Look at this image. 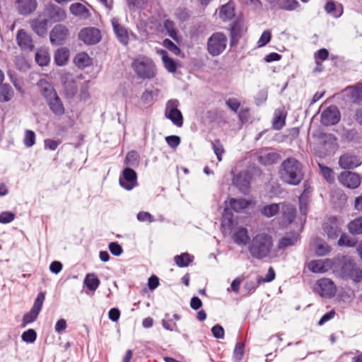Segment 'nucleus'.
<instances>
[{
  "instance_id": "1",
  "label": "nucleus",
  "mask_w": 362,
  "mask_h": 362,
  "mask_svg": "<svg viewBox=\"0 0 362 362\" xmlns=\"http://www.w3.org/2000/svg\"><path fill=\"white\" fill-rule=\"evenodd\" d=\"M273 247L272 236L267 232L259 231L252 235L247 250L252 257L260 260L269 256Z\"/></svg>"
},
{
  "instance_id": "2",
  "label": "nucleus",
  "mask_w": 362,
  "mask_h": 362,
  "mask_svg": "<svg viewBox=\"0 0 362 362\" xmlns=\"http://www.w3.org/2000/svg\"><path fill=\"white\" fill-rule=\"evenodd\" d=\"M279 173L281 181L291 185H298L303 179V165L293 157L281 163Z\"/></svg>"
},
{
  "instance_id": "3",
  "label": "nucleus",
  "mask_w": 362,
  "mask_h": 362,
  "mask_svg": "<svg viewBox=\"0 0 362 362\" xmlns=\"http://www.w3.org/2000/svg\"><path fill=\"white\" fill-rule=\"evenodd\" d=\"M37 85L51 112L55 116H62L65 108L53 86L45 79L40 80Z\"/></svg>"
},
{
  "instance_id": "4",
  "label": "nucleus",
  "mask_w": 362,
  "mask_h": 362,
  "mask_svg": "<svg viewBox=\"0 0 362 362\" xmlns=\"http://www.w3.org/2000/svg\"><path fill=\"white\" fill-rule=\"evenodd\" d=\"M339 275L344 280L354 283L362 281V269L351 257L344 256L340 260Z\"/></svg>"
},
{
  "instance_id": "5",
  "label": "nucleus",
  "mask_w": 362,
  "mask_h": 362,
  "mask_svg": "<svg viewBox=\"0 0 362 362\" xmlns=\"http://www.w3.org/2000/svg\"><path fill=\"white\" fill-rule=\"evenodd\" d=\"M132 67L139 78L142 79H151L156 75V69L153 62L146 57L135 59Z\"/></svg>"
},
{
  "instance_id": "6",
  "label": "nucleus",
  "mask_w": 362,
  "mask_h": 362,
  "mask_svg": "<svg viewBox=\"0 0 362 362\" xmlns=\"http://www.w3.org/2000/svg\"><path fill=\"white\" fill-rule=\"evenodd\" d=\"M227 43L228 38L224 33H214L207 40V52L212 57L218 56L225 51Z\"/></svg>"
},
{
  "instance_id": "7",
  "label": "nucleus",
  "mask_w": 362,
  "mask_h": 362,
  "mask_svg": "<svg viewBox=\"0 0 362 362\" xmlns=\"http://www.w3.org/2000/svg\"><path fill=\"white\" fill-rule=\"evenodd\" d=\"M179 105L177 99L169 100L166 103L165 115L174 125L181 127L183 125V116L177 108Z\"/></svg>"
},
{
  "instance_id": "8",
  "label": "nucleus",
  "mask_w": 362,
  "mask_h": 362,
  "mask_svg": "<svg viewBox=\"0 0 362 362\" xmlns=\"http://www.w3.org/2000/svg\"><path fill=\"white\" fill-rule=\"evenodd\" d=\"M45 299V293L40 292L35 300L34 304L30 310L23 315L21 326L25 327L27 325L35 321L42 309Z\"/></svg>"
},
{
  "instance_id": "9",
  "label": "nucleus",
  "mask_w": 362,
  "mask_h": 362,
  "mask_svg": "<svg viewBox=\"0 0 362 362\" xmlns=\"http://www.w3.org/2000/svg\"><path fill=\"white\" fill-rule=\"evenodd\" d=\"M323 230L329 239L335 240L341 233V223L337 217L330 216L323 223Z\"/></svg>"
},
{
  "instance_id": "10",
  "label": "nucleus",
  "mask_w": 362,
  "mask_h": 362,
  "mask_svg": "<svg viewBox=\"0 0 362 362\" xmlns=\"http://www.w3.org/2000/svg\"><path fill=\"white\" fill-rule=\"evenodd\" d=\"M339 110L335 105H330L322 111L320 122L322 125L328 127L337 124L340 120Z\"/></svg>"
},
{
  "instance_id": "11",
  "label": "nucleus",
  "mask_w": 362,
  "mask_h": 362,
  "mask_svg": "<svg viewBox=\"0 0 362 362\" xmlns=\"http://www.w3.org/2000/svg\"><path fill=\"white\" fill-rule=\"evenodd\" d=\"M119 185L127 190H132L137 185V174L130 168H126L119 177Z\"/></svg>"
},
{
  "instance_id": "12",
  "label": "nucleus",
  "mask_w": 362,
  "mask_h": 362,
  "mask_svg": "<svg viewBox=\"0 0 362 362\" xmlns=\"http://www.w3.org/2000/svg\"><path fill=\"white\" fill-rule=\"evenodd\" d=\"M338 180L341 185L350 189L357 188L361 182V176L351 171L342 172L339 175Z\"/></svg>"
},
{
  "instance_id": "13",
  "label": "nucleus",
  "mask_w": 362,
  "mask_h": 362,
  "mask_svg": "<svg viewBox=\"0 0 362 362\" xmlns=\"http://www.w3.org/2000/svg\"><path fill=\"white\" fill-rule=\"evenodd\" d=\"M69 34L68 28L62 24L56 25L49 33L50 42L52 45H62Z\"/></svg>"
},
{
  "instance_id": "14",
  "label": "nucleus",
  "mask_w": 362,
  "mask_h": 362,
  "mask_svg": "<svg viewBox=\"0 0 362 362\" xmlns=\"http://www.w3.org/2000/svg\"><path fill=\"white\" fill-rule=\"evenodd\" d=\"M78 38L87 45H95L100 40V32L95 28H85L78 33Z\"/></svg>"
},
{
  "instance_id": "15",
  "label": "nucleus",
  "mask_w": 362,
  "mask_h": 362,
  "mask_svg": "<svg viewBox=\"0 0 362 362\" xmlns=\"http://www.w3.org/2000/svg\"><path fill=\"white\" fill-rule=\"evenodd\" d=\"M233 185L238 188L240 192L247 194L250 188L249 175L247 173H240L235 175L233 178Z\"/></svg>"
},
{
  "instance_id": "16",
  "label": "nucleus",
  "mask_w": 362,
  "mask_h": 362,
  "mask_svg": "<svg viewBox=\"0 0 362 362\" xmlns=\"http://www.w3.org/2000/svg\"><path fill=\"white\" fill-rule=\"evenodd\" d=\"M45 12L48 18L54 23L63 21L66 18L65 11L54 4L48 5L45 9Z\"/></svg>"
},
{
  "instance_id": "17",
  "label": "nucleus",
  "mask_w": 362,
  "mask_h": 362,
  "mask_svg": "<svg viewBox=\"0 0 362 362\" xmlns=\"http://www.w3.org/2000/svg\"><path fill=\"white\" fill-rule=\"evenodd\" d=\"M320 294L322 297L331 298L334 296L336 288L332 281L329 279H321L317 281Z\"/></svg>"
},
{
  "instance_id": "18",
  "label": "nucleus",
  "mask_w": 362,
  "mask_h": 362,
  "mask_svg": "<svg viewBox=\"0 0 362 362\" xmlns=\"http://www.w3.org/2000/svg\"><path fill=\"white\" fill-rule=\"evenodd\" d=\"M281 215H282V222L284 225L291 224L296 215V207L291 204L288 203H281Z\"/></svg>"
},
{
  "instance_id": "19",
  "label": "nucleus",
  "mask_w": 362,
  "mask_h": 362,
  "mask_svg": "<svg viewBox=\"0 0 362 362\" xmlns=\"http://www.w3.org/2000/svg\"><path fill=\"white\" fill-rule=\"evenodd\" d=\"M361 163L358 156L350 153H345L340 156L339 165L344 169H353Z\"/></svg>"
},
{
  "instance_id": "20",
  "label": "nucleus",
  "mask_w": 362,
  "mask_h": 362,
  "mask_svg": "<svg viewBox=\"0 0 362 362\" xmlns=\"http://www.w3.org/2000/svg\"><path fill=\"white\" fill-rule=\"evenodd\" d=\"M17 10L21 15L28 16L34 12L37 6L36 0H17Z\"/></svg>"
},
{
  "instance_id": "21",
  "label": "nucleus",
  "mask_w": 362,
  "mask_h": 362,
  "mask_svg": "<svg viewBox=\"0 0 362 362\" xmlns=\"http://www.w3.org/2000/svg\"><path fill=\"white\" fill-rule=\"evenodd\" d=\"M16 41L22 49L33 50L34 48L33 42L30 35L24 30H20L16 35Z\"/></svg>"
},
{
  "instance_id": "22",
  "label": "nucleus",
  "mask_w": 362,
  "mask_h": 362,
  "mask_svg": "<svg viewBox=\"0 0 362 362\" xmlns=\"http://www.w3.org/2000/svg\"><path fill=\"white\" fill-rule=\"evenodd\" d=\"M235 243L239 245H249L251 238L249 236L248 230L243 226L238 227L233 235Z\"/></svg>"
},
{
  "instance_id": "23",
  "label": "nucleus",
  "mask_w": 362,
  "mask_h": 362,
  "mask_svg": "<svg viewBox=\"0 0 362 362\" xmlns=\"http://www.w3.org/2000/svg\"><path fill=\"white\" fill-rule=\"evenodd\" d=\"M181 319V315L178 314H173V317H170L169 313L165 314V317L162 320L163 327L168 331L178 332V327L176 321Z\"/></svg>"
},
{
  "instance_id": "24",
  "label": "nucleus",
  "mask_w": 362,
  "mask_h": 362,
  "mask_svg": "<svg viewBox=\"0 0 362 362\" xmlns=\"http://www.w3.org/2000/svg\"><path fill=\"white\" fill-rule=\"evenodd\" d=\"M112 25L119 41L124 45H127L129 41L127 30L122 26L115 18L112 20Z\"/></svg>"
},
{
  "instance_id": "25",
  "label": "nucleus",
  "mask_w": 362,
  "mask_h": 362,
  "mask_svg": "<svg viewBox=\"0 0 362 362\" xmlns=\"http://www.w3.org/2000/svg\"><path fill=\"white\" fill-rule=\"evenodd\" d=\"M330 265V260L317 259L311 261L308 264V269L313 273H325Z\"/></svg>"
},
{
  "instance_id": "26",
  "label": "nucleus",
  "mask_w": 362,
  "mask_h": 362,
  "mask_svg": "<svg viewBox=\"0 0 362 362\" xmlns=\"http://www.w3.org/2000/svg\"><path fill=\"white\" fill-rule=\"evenodd\" d=\"M299 239V235L296 233L286 234L281 238L279 243L277 247L279 250H283L288 247L295 245Z\"/></svg>"
},
{
  "instance_id": "27",
  "label": "nucleus",
  "mask_w": 362,
  "mask_h": 362,
  "mask_svg": "<svg viewBox=\"0 0 362 362\" xmlns=\"http://www.w3.org/2000/svg\"><path fill=\"white\" fill-rule=\"evenodd\" d=\"M235 16V5L232 1L222 6L219 11V17L223 21L231 20Z\"/></svg>"
},
{
  "instance_id": "28",
  "label": "nucleus",
  "mask_w": 362,
  "mask_h": 362,
  "mask_svg": "<svg viewBox=\"0 0 362 362\" xmlns=\"http://www.w3.org/2000/svg\"><path fill=\"white\" fill-rule=\"evenodd\" d=\"M250 204V201L243 198H230L228 200V206H230L233 211L237 213L241 212L243 210L247 208Z\"/></svg>"
},
{
  "instance_id": "29",
  "label": "nucleus",
  "mask_w": 362,
  "mask_h": 362,
  "mask_svg": "<svg viewBox=\"0 0 362 362\" xmlns=\"http://www.w3.org/2000/svg\"><path fill=\"white\" fill-rule=\"evenodd\" d=\"M70 12L76 16L83 18H88L90 16L89 10L81 3L72 4L69 7Z\"/></svg>"
},
{
  "instance_id": "30",
  "label": "nucleus",
  "mask_w": 362,
  "mask_h": 362,
  "mask_svg": "<svg viewBox=\"0 0 362 362\" xmlns=\"http://www.w3.org/2000/svg\"><path fill=\"white\" fill-rule=\"evenodd\" d=\"M286 113L281 109L275 110L272 127L276 130L281 129L286 124Z\"/></svg>"
},
{
  "instance_id": "31",
  "label": "nucleus",
  "mask_w": 362,
  "mask_h": 362,
  "mask_svg": "<svg viewBox=\"0 0 362 362\" xmlns=\"http://www.w3.org/2000/svg\"><path fill=\"white\" fill-rule=\"evenodd\" d=\"M243 25L240 22L235 21L232 24L230 28V45H235L242 36Z\"/></svg>"
},
{
  "instance_id": "32",
  "label": "nucleus",
  "mask_w": 362,
  "mask_h": 362,
  "mask_svg": "<svg viewBox=\"0 0 362 362\" xmlns=\"http://www.w3.org/2000/svg\"><path fill=\"white\" fill-rule=\"evenodd\" d=\"M33 30L39 36H44L47 31V20H34L30 23Z\"/></svg>"
},
{
  "instance_id": "33",
  "label": "nucleus",
  "mask_w": 362,
  "mask_h": 362,
  "mask_svg": "<svg viewBox=\"0 0 362 362\" xmlns=\"http://www.w3.org/2000/svg\"><path fill=\"white\" fill-rule=\"evenodd\" d=\"M348 89L349 90L350 100L354 103H360L362 101V83H358Z\"/></svg>"
},
{
  "instance_id": "34",
  "label": "nucleus",
  "mask_w": 362,
  "mask_h": 362,
  "mask_svg": "<svg viewBox=\"0 0 362 362\" xmlns=\"http://www.w3.org/2000/svg\"><path fill=\"white\" fill-rule=\"evenodd\" d=\"M279 159L280 155L275 152L261 155L258 158L259 162L264 165H270L276 163Z\"/></svg>"
},
{
  "instance_id": "35",
  "label": "nucleus",
  "mask_w": 362,
  "mask_h": 362,
  "mask_svg": "<svg viewBox=\"0 0 362 362\" xmlns=\"http://www.w3.org/2000/svg\"><path fill=\"white\" fill-rule=\"evenodd\" d=\"M194 260V257L187 252L174 257V262L179 267H186Z\"/></svg>"
},
{
  "instance_id": "36",
  "label": "nucleus",
  "mask_w": 362,
  "mask_h": 362,
  "mask_svg": "<svg viewBox=\"0 0 362 362\" xmlns=\"http://www.w3.org/2000/svg\"><path fill=\"white\" fill-rule=\"evenodd\" d=\"M325 10L327 13L332 14L333 16L338 18L343 13V8L341 4L336 5L334 1H328L325 6Z\"/></svg>"
},
{
  "instance_id": "37",
  "label": "nucleus",
  "mask_w": 362,
  "mask_h": 362,
  "mask_svg": "<svg viewBox=\"0 0 362 362\" xmlns=\"http://www.w3.org/2000/svg\"><path fill=\"white\" fill-rule=\"evenodd\" d=\"M160 54H162V61L165 68L168 72L175 73L177 70L176 62L168 56V52L165 50H161Z\"/></svg>"
},
{
  "instance_id": "38",
  "label": "nucleus",
  "mask_w": 362,
  "mask_h": 362,
  "mask_svg": "<svg viewBox=\"0 0 362 362\" xmlns=\"http://www.w3.org/2000/svg\"><path fill=\"white\" fill-rule=\"evenodd\" d=\"M69 51L66 48L58 49L54 54V61L59 66H64L68 61Z\"/></svg>"
},
{
  "instance_id": "39",
  "label": "nucleus",
  "mask_w": 362,
  "mask_h": 362,
  "mask_svg": "<svg viewBox=\"0 0 362 362\" xmlns=\"http://www.w3.org/2000/svg\"><path fill=\"white\" fill-rule=\"evenodd\" d=\"M13 96V90L10 85L0 84V102H8Z\"/></svg>"
},
{
  "instance_id": "40",
  "label": "nucleus",
  "mask_w": 362,
  "mask_h": 362,
  "mask_svg": "<svg viewBox=\"0 0 362 362\" xmlns=\"http://www.w3.org/2000/svg\"><path fill=\"white\" fill-rule=\"evenodd\" d=\"M280 209L281 204H271L263 206L260 211L262 216L270 218L277 214Z\"/></svg>"
},
{
  "instance_id": "41",
  "label": "nucleus",
  "mask_w": 362,
  "mask_h": 362,
  "mask_svg": "<svg viewBox=\"0 0 362 362\" xmlns=\"http://www.w3.org/2000/svg\"><path fill=\"white\" fill-rule=\"evenodd\" d=\"M100 281L95 274H88L84 279V284L92 291H95L99 286Z\"/></svg>"
},
{
  "instance_id": "42",
  "label": "nucleus",
  "mask_w": 362,
  "mask_h": 362,
  "mask_svg": "<svg viewBox=\"0 0 362 362\" xmlns=\"http://www.w3.org/2000/svg\"><path fill=\"white\" fill-rule=\"evenodd\" d=\"M90 58L85 53L81 52L76 54L74 62L78 68H85L90 64Z\"/></svg>"
},
{
  "instance_id": "43",
  "label": "nucleus",
  "mask_w": 362,
  "mask_h": 362,
  "mask_svg": "<svg viewBox=\"0 0 362 362\" xmlns=\"http://www.w3.org/2000/svg\"><path fill=\"white\" fill-rule=\"evenodd\" d=\"M349 230L352 234L362 233V217H358L351 221L348 225Z\"/></svg>"
},
{
  "instance_id": "44",
  "label": "nucleus",
  "mask_w": 362,
  "mask_h": 362,
  "mask_svg": "<svg viewBox=\"0 0 362 362\" xmlns=\"http://www.w3.org/2000/svg\"><path fill=\"white\" fill-rule=\"evenodd\" d=\"M211 145L214 152L216 154L218 160L221 161L223 154L225 152L223 146L222 145L219 139H216L214 141H212Z\"/></svg>"
},
{
  "instance_id": "45",
  "label": "nucleus",
  "mask_w": 362,
  "mask_h": 362,
  "mask_svg": "<svg viewBox=\"0 0 362 362\" xmlns=\"http://www.w3.org/2000/svg\"><path fill=\"white\" fill-rule=\"evenodd\" d=\"M300 6L296 0H282L279 3V8L286 11H293Z\"/></svg>"
},
{
  "instance_id": "46",
  "label": "nucleus",
  "mask_w": 362,
  "mask_h": 362,
  "mask_svg": "<svg viewBox=\"0 0 362 362\" xmlns=\"http://www.w3.org/2000/svg\"><path fill=\"white\" fill-rule=\"evenodd\" d=\"M21 339L24 342L32 344L37 339V333L33 329H29L22 334Z\"/></svg>"
},
{
  "instance_id": "47",
  "label": "nucleus",
  "mask_w": 362,
  "mask_h": 362,
  "mask_svg": "<svg viewBox=\"0 0 362 362\" xmlns=\"http://www.w3.org/2000/svg\"><path fill=\"white\" fill-rule=\"evenodd\" d=\"M319 167L323 177L329 183L334 182V176L332 170L322 164H319Z\"/></svg>"
},
{
  "instance_id": "48",
  "label": "nucleus",
  "mask_w": 362,
  "mask_h": 362,
  "mask_svg": "<svg viewBox=\"0 0 362 362\" xmlns=\"http://www.w3.org/2000/svg\"><path fill=\"white\" fill-rule=\"evenodd\" d=\"M23 143L28 148L32 147L35 144V134L33 131L27 129L25 132Z\"/></svg>"
},
{
  "instance_id": "49",
  "label": "nucleus",
  "mask_w": 362,
  "mask_h": 362,
  "mask_svg": "<svg viewBox=\"0 0 362 362\" xmlns=\"http://www.w3.org/2000/svg\"><path fill=\"white\" fill-rule=\"evenodd\" d=\"M310 199L306 198L305 193L304 194H300L298 198L299 202V209L301 214L303 216H306L308 211V203Z\"/></svg>"
},
{
  "instance_id": "50",
  "label": "nucleus",
  "mask_w": 362,
  "mask_h": 362,
  "mask_svg": "<svg viewBox=\"0 0 362 362\" xmlns=\"http://www.w3.org/2000/svg\"><path fill=\"white\" fill-rule=\"evenodd\" d=\"M125 164L131 166H136L139 164V156L138 153L132 151L127 154L125 158Z\"/></svg>"
},
{
  "instance_id": "51",
  "label": "nucleus",
  "mask_w": 362,
  "mask_h": 362,
  "mask_svg": "<svg viewBox=\"0 0 362 362\" xmlns=\"http://www.w3.org/2000/svg\"><path fill=\"white\" fill-rule=\"evenodd\" d=\"M49 55L44 52L38 51L35 54V61L40 66H46L49 62Z\"/></svg>"
},
{
  "instance_id": "52",
  "label": "nucleus",
  "mask_w": 362,
  "mask_h": 362,
  "mask_svg": "<svg viewBox=\"0 0 362 362\" xmlns=\"http://www.w3.org/2000/svg\"><path fill=\"white\" fill-rule=\"evenodd\" d=\"M271 38H272L271 31L269 30H264L262 33L259 40L257 41V47H262L265 46L270 42Z\"/></svg>"
},
{
  "instance_id": "53",
  "label": "nucleus",
  "mask_w": 362,
  "mask_h": 362,
  "mask_svg": "<svg viewBox=\"0 0 362 362\" xmlns=\"http://www.w3.org/2000/svg\"><path fill=\"white\" fill-rule=\"evenodd\" d=\"M340 238L338 240V245L339 246H346V247H354L356 245V242L350 238L345 233H341Z\"/></svg>"
},
{
  "instance_id": "54",
  "label": "nucleus",
  "mask_w": 362,
  "mask_h": 362,
  "mask_svg": "<svg viewBox=\"0 0 362 362\" xmlns=\"http://www.w3.org/2000/svg\"><path fill=\"white\" fill-rule=\"evenodd\" d=\"M163 46L175 55H179L181 52L180 48L170 40L165 39Z\"/></svg>"
},
{
  "instance_id": "55",
  "label": "nucleus",
  "mask_w": 362,
  "mask_h": 362,
  "mask_svg": "<svg viewBox=\"0 0 362 362\" xmlns=\"http://www.w3.org/2000/svg\"><path fill=\"white\" fill-rule=\"evenodd\" d=\"M223 218L224 221H227V225L228 226H232L233 224V214L231 208L226 206L223 212Z\"/></svg>"
},
{
  "instance_id": "56",
  "label": "nucleus",
  "mask_w": 362,
  "mask_h": 362,
  "mask_svg": "<svg viewBox=\"0 0 362 362\" xmlns=\"http://www.w3.org/2000/svg\"><path fill=\"white\" fill-rule=\"evenodd\" d=\"M261 283H259L258 277L256 281H248L244 284V289L246 290L248 293H252L255 291L256 288L259 286Z\"/></svg>"
},
{
  "instance_id": "57",
  "label": "nucleus",
  "mask_w": 362,
  "mask_h": 362,
  "mask_svg": "<svg viewBox=\"0 0 362 362\" xmlns=\"http://www.w3.org/2000/svg\"><path fill=\"white\" fill-rule=\"evenodd\" d=\"M15 214L11 211H3L0 214V223H8L14 220Z\"/></svg>"
},
{
  "instance_id": "58",
  "label": "nucleus",
  "mask_w": 362,
  "mask_h": 362,
  "mask_svg": "<svg viewBox=\"0 0 362 362\" xmlns=\"http://www.w3.org/2000/svg\"><path fill=\"white\" fill-rule=\"evenodd\" d=\"M330 252V248L326 243H320L317 244L315 253L317 256H325L327 255Z\"/></svg>"
},
{
  "instance_id": "59",
  "label": "nucleus",
  "mask_w": 362,
  "mask_h": 362,
  "mask_svg": "<svg viewBox=\"0 0 362 362\" xmlns=\"http://www.w3.org/2000/svg\"><path fill=\"white\" fill-rule=\"evenodd\" d=\"M243 353L244 345L241 343H237L233 351V357L236 361H240L243 358Z\"/></svg>"
},
{
  "instance_id": "60",
  "label": "nucleus",
  "mask_w": 362,
  "mask_h": 362,
  "mask_svg": "<svg viewBox=\"0 0 362 362\" xmlns=\"http://www.w3.org/2000/svg\"><path fill=\"white\" fill-rule=\"evenodd\" d=\"M226 105L234 112H237L240 107V103L235 98L228 99Z\"/></svg>"
},
{
  "instance_id": "61",
  "label": "nucleus",
  "mask_w": 362,
  "mask_h": 362,
  "mask_svg": "<svg viewBox=\"0 0 362 362\" xmlns=\"http://www.w3.org/2000/svg\"><path fill=\"white\" fill-rule=\"evenodd\" d=\"M108 248L110 252L115 256H119L123 252L121 245L116 242L110 243L108 245Z\"/></svg>"
},
{
  "instance_id": "62",
  "label": "nucleus",
  "mask_w": 362,
  "mask_h": 362,
  "mask_svg": "<svg viewBox=\"0 0 362 362\" xmlns=\"http://www.w3.org/2000/svg\"><path fill=\"white\" fill-rule=\"evenodd\" d=\"M213 336L216 339H223L225 332L222 326L216 325L211 328Z\"/></svg>"
},
{
  "instance_id": "63",
  "label": "nucleus",
  "mask_w": 362,
  "mask_h": 362,
  "mask_svg": "<svg viewBox=\"0 0 362 362\" xmlns=\"http://www.w3.org/2000/svg\"><path fill=\"white\" fill-rule=\"evenodd\" d=\"M137 219L141 222L148 221L151 223L154 221L153 216L148 212L140 211L137 214Z\"/></svg>"
},
{
  "instance_id": "64",
  "label": "nucleus",
  "mask_w": 362,
  "mask_h": 362,
  "mask_svg": "<svg viewBox=\"0 0 362 362\" xmlns=\"http://www.w3.org/2000/svg\"><path fill=\"white\" fill-rule=\"evenodd\" d=\"M165 141L171 148H176L180 144V138L178 136L171 135L165 137Z\"/></svg>"
}]
</instances>
